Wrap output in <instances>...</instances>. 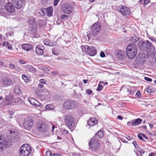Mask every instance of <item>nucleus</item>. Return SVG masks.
I'll use <instances>...</instances> for the list:
<instances>
[{"instance_id": "b1692460", "label": "nucleus", "mask_w": 156, "mask_h": 156, "mask_svg": "<svg viewBox=\"0 0 156 156\" xmlns=\"http://www.w3.org/2000/svg\"><path fill=\"white\" fill-rule=\"evenodd\" d=\"M22 47L24 50L28 51L31 49L32 45L28 44H22Z\"/></svg>"}, {"instance_id": "4468645a", "label": "nucleus", "mask_w": 156, "mask_h": 156, "mask_svg": "<svg viewBox=\"0 0 156 156\" xmlns=\"http://www.w3.org/2000/svg\"><path fill=\"white\" fill-rule=\"evenodd\" d=\"M37 129L39 131L44 132L47 130V125L44 122L38 123L37 125Z\"/></svg>"}, {"instance_id": "473e14b6", "label": "nucleus", "mask_w": 156, "mask_h": 156, "mask_svg": "<svg viewBox=\"0 0 156 156\" xmlns=\"http://www.w3.org/2000/svg\"><path fill=\"white\" fill-rule=\"evenodd\" d=\"M46 9L45 8H42L40 10L39 12L40 15L42 16H44L45 12H46Z\"/></svg>"}, {"instance_id": "5701e85b", "label": "nucleus", "mask_w": 156, "mask_h": 156, "mask_svg": "<svg viewBox=\"0 0 156 156\" xmlns=\"http://www.w3.org/2000/svg\"><path fill=\"white\" fill-rule=\"evenodd\" d=\"M98 121L94 118H92L88 120L87 124L90 126H93L97 123Z\"/></svg>"}, {"instance_id": "7c9ffc66", "label": "nucleus", "mask_w": 156, "mask_h": 156, "mask_svg": "<svg viewBox=\"0 0 156 156\" xmlns=\"http://www.w3.org/2000/svg\"><path fill=\"white\" fill-rule=\"evenodd\" d=\"M45 108L46 110H50L54 109L55 107L51 104H49L46 105Z\"/></svg>"}, {"instance_id": "79ce46f5", "label": "nucleus", "mask_w": 156, "mask_h": 156, "mask_svg": "<svg viewBox=\"0 0 156 156\" xmlns=\"http://www.w3.org/2000/svg\"><path fill=\"white\" fill-rule=\"evenodd\" d=\"M137 136L141 140L145 141V140L143 138V136L141 134V133L140 134H138Z\"/></svg>"}, {"instance_id": "9b49d317", "label": "nucleus", "mask_w": 156, "mask_h": 156, "mask_svg": "<svg viewBox=\"0 0 156 156\" xmlns=\"http://www.w3.org/2000/svg\"><path fill=\"white\" fill-rule=\"evenodd\" d=\"M0 83L5 87H8L13 84L12 80L9 77H4L0 81Z\"/></svg>"}, {"instance_id": "f257e3e1", "label": "nucleus", "mask_w": 156, "mask_h": 156, "mask_svg": "<svg viewBox=\"0 0 156 156\" xmlns=\"http://www.w3.org/2000/svg\"><path fill=\"white\" fill-rule=\"evenodd\" d=\"M126 53L129 58H134L137 53L136 46L133 44H131L128 45L126 48Z\"/></svg>"}, {"instance_id": "393cba45", "label": "nucleus", "mask_w": 156, "mask_h": 156, "mask_svg": "<svg viewBox=\"0 0 156 156\" xmlns=\"http://www.w3.org/2000/svg\"><path fill=\"white\" fill-rule=\"evenodd\" d=\"M142 121V119L140 118H138L135 120H132V125L133 126L137 125L140 123Z\"/></svg>"}, {"instance_id": "4be33fe9", "label": "nucleus", "mask_w": 156, "mask_h": 156, "mask_svg": "<svg viewBox=\"0 0 156 156\" xmlns=\"http://www.w3.org/2000/svg\"><path fill=\"white\" fill-rule=\"evenodd\" d=\"M135 60L137 64H142L145 61V57L144 56H142L141 58L140 56L139 55L137 58H136Z\"/></svg>"}, {"instance_id": "3c124183", "label": "nucleus", "mask_w": 156, "mask_h": 156, "mask_svg": "<svg viewBox=\"0 0 156 156\" xmlns=\"http://www.w3.org/2000/svg\"><path fill=\"white\" fill-rule=\"evenodd\" d=\"M9 43L7 42H5L3 43V46H6V47H7L9 45Z\"/></svg>"}, {"instance_id": "aec40b11", "label": "nucleus", "mask_w": 156, "mask_h": 156, "mask_svg": "<svg viewBox=\"0 0 156 156\" xmlns=\"http://www.w3.org/2000/svg\"><path fill=\"white\" fill-rule=\"evenodd\" d=\"M138 45L140 49L141 50L147 51L145 41L144 42L143 41H139L138 43Z\"/></svg>"}, {"instance_id": "864d4df0", "label": "nucleus", "mask_w": 156, "mask_h": 156, "mask_svg": "<svg viewBox=\"0 0 156 156\" xmlns=\"http://www.w3.org/2000/svg\"><path fill=\"white\" fill-rule=\"evenodd\" d=\"M51 75H57L58 74L57 72L56 71H53L51 73Z\"/></svg>"}, {"instance_id": "13d9d810", "label": "nucleus", "mask_w": 156, "mask_h": 156, "mask_svg": "<svg viewBox=\"0 0 156 156\" xmlns=\"http://www.w3.org/2000/svg\"><path fill=\"white\" fill-rule=\"evenodd\" d=\"M52 53L53 54L55 55H58V52H56L55 50H52Z\"/></svg>"}, {"instance_id": "f704fd0d", "label": "nucleus", "mask_w": 156, "mask_h": 156, "mask_svg": "<svg viewBox=\"0 0 156 156\" xmlns=\"http://www.w3.org/2000/svg\"><path fill=\"white\" fill-rule=\"evenodd\" d=\"M22 78L24 81L26 82H27L29 81V80L26 75L23 74L22 75Z\"/></svg>"}, {"instance_id": "c85d7f7f", "label": "nucleus", "mask_w": 156, "mask_h": 156, "mask_svg": "<svg viewBox=\"0 0 156 156\" xmlns=\"http://www.w3.org/2000/svg\"><path fill=\"white\" fill-rule=\"evenodd\" d=\"M104 86V82L102 81L99 82L98 88L96 90L98 91H101L103 89V86Z\"/></svg>"}, {"instance_id": "9d476101", "label": "nucleus", "mask_w": 156, "mask_h": 156, "mask_svg": "<svg viewBox=\"0 0 156 156\" xmlns=\"http://www.w3.org/2000/svg\"><path fill=\"white\" fill-rule=\"evenodd\" d=\"M62 9L64 13L69 14L73 12V8L70 5L65 4L62 5Z\"/></svg>"}, {"instance_id": "338daca9", "label": "nucleus", "mask_w": 156, "mask_h": 156, "mask_svg": "<svg viewBox=\"0 0 156 156\" xmlns=\"http://www.w3.org/2000/svg\"><path fill=\"white\" fill-rule=\"evenodd\" d=\"M117 118L119 119L122 120L123 119V117L121 115H118L117 116Z\"/></svg>"}, {"instance_id": "20e7f679", "label": "nucleus", "mask_w": 156, "mask_h": 156, "mask_svg": "<svg viewBox=\"0 0 156 156\" xmlns=\"http://www.w3.org/2000/svg\"><path fill=\"white\" fill-rule=\"evenodd\" d=\"M10 144V143L4 138L2 134L0 133V152L3 151L8 147Z\"/></svg>"}, {"instance_id": "6e6d98bb", "label": "nucleus", "mask_w": 156, "mask_h": 156, "mask_svg": "<svg viewBox=\"0 0 156 156\" xmlns=\"http://www.w3.org/2000/svg\"><path fill=\"white\" fill-rule=\"evenodd\" d=\"M149 38L150 40V41H151L152 43L156 41V40L152 37H150Z\"/></svg>"}, {"instance_id": "69168bd1", "label": "nucleus", "mask_w": 156, "mask_h": 156, "mask_svg": "<svg viewBox=\"0 0 156 156\" xmlns=\"http://www.w3.org/2000/svg\"><path fill=\"white\" fill-rule=\"evenodd\" d=\"M53 154L54 156H60L61 154L60 153H56Z\"/></svg>"}, {"instance_id": "de8ad7c7", "label": "nucleus", "mask_w": 156, "mask_h": 156, "mask_svg": "<svg viewBox=\"0 0 156 156\" xmlns=\"http://www.w3.org/2000/svg\"><path fill=\"white\" fill-rule=\"evenodd\" d=\"M150 2V0H144V6L147 5L148 3Z\"/></svg>"}, {"instance_id": "37998d69", "label": "nucleus", "mask_w": 156, "mask_h": 156, "mask_svg": "<svg viewBox=\"0 0 156 156\" xmlns=\"http://www.w3.org/2000/svg\"><path fill=\"white\" fill-rule=\"evenodd\" d=\"M56 44V43L55 42H49V46H53Z\"/></svg>"}, {"instance_id": "a19ab883", "label": "nucleus", "mask_w": 156, "mask_h": 156, "mask_svg": "<svg viewBox=\"0 0 156 156\" xmlns=\"http://www.w3.org/2000/svg\"><path fill=\"white\" fill-rule=\"evenodd\" d=\"M46 156H51V152L49 151H47L46 152Z\"/></svg>"}, {"instance_id": "a211bd4d", "label": "nucleus", "mask_w": 156, "mask_h": 156, "mask_svg": "<svg viewBox=\"0 0 156 156\" xmlns=\"http://www.w3.org/2000/svg\"><path fill=\"white\" fill-rule=\"evenodd\" d=\"M126 55V53L124 51L119 50L118 51L116 55V58L119 60H122L124 59Z\"/></svg>"}, {"instance_id": "680f3d73", "label": "nucleus", "mask_w": 156, "mask_h": 156, "mask_svg": "<svg viewBox=\"0 0 156 156\" xmlns=\"http://www.w3.org/2000/svg\"><path fill=\"white\" fill-rule=\"evenodd\" d=\"M14 69H15V70H16L18 72H20L21 70V69L20 68H19L18 67H15V68Z\"/></svg>"}, {"instance_id": "c03bdc74", "label": "nucleus", "mask_w": 156, "mask_h": 156, "mask_svg": "<svg viewBox=\"0 0 156 156\" xmlns=\"http://www.w3.org/2000/svg\"><path fill=\"white\" fill-rule=\"evenodd\" d=\"M11 98H12V96L10 95H9L6 96L5 100L7 101H9L10 99H11Z\"/></svg>"}, {"instance_id": "0eeeda50", "label": "nucleus", "mask_w": 156, "mask_h": 156, "mask_svg": "<svg viewBox=\"0 0 156 156\" xmlns=\"http://www.w3.org/2000/svg\"><path fill=\"white\" fill-rule=\"evenodd\" d=\"M33 124V121L31 119L26 118L24 120L22 127L26 129L29 130L31 128Z\"/></svg>"}, {"instance_id": "72a5a7b5", "label": "nucleus", "mask_w": 156, "mask_h": 156, "mask_svg": "<svg viewBox=\"0 0 156 156\" xmlns=\"http://www.w3.org/2000/svg\"><path fill=\"white\" fill-rule=\"evenodd\" d=\"M44 87V86L43 84L41 83H39L38 85V89L36 90V92H38V91H39V90H41V89L43 88Z\"/></svg>"}, {"instance_id": "ea45409f", "label": "nucleus", "mask_w": 156, "mask_h": 156, "mask_svg": "<svg viewBox=\"0 0 156 156\" xmlns=\"http://www.w3.org/2000/svg\"><path fill=\"white\" fill-rule=\"evenodd\" d=\"M50 41L48 39H46L44 41V43L46 45L49 46Z\"/></svg>"}, {"instance_id": "774afa93", "label": "nucleus", "mask_w": 156, "mask_h": 156, "mask_svg": "<svg viewBox=\"0 0 156 156\" xmlns=\"http://www.w3.org/2000/svg\"><path fill=\"white\" fill-rule=\"evenodd\" d=\"M155 155L154 153H151L149 154V156H155Z\"/></svg>"}, {"instance_id": "a18cd8bd", "label": "nucleus", "mask_w": 156, "mask_h": 156, "mask_svg": "<svg viewBox=\"0 0 156 156\" xmlns=\"http://www.w3.org/2000/svg\"><path fill=\"white\" fill-rule=\"evenodd\" d=\"M92 93V91L90 90H86V93L88 95H90Z\"/></svg>"}, {"instance_id": "a878e982", "label": "nucleus", "mask_w": 156, "mask_h": 156, "mask_svg": "<svg viewBox=\"0 0 156 156\" xmlns=\"http://www.w3.org/2000/svg\"><path fill=\"white\" fill-rule=\"evenodd\" d=\"M104 135V133L102 131L100 130L95 134V136L93 137H95L96 139L99 138L101 139V138Z\"/></svg>"}, {"instance_id": "39448f33", "label": "nucleus", "mask_w": 156, "mask_h": 156, "mask_svg": "<svg viewBox=\"0 0 156 156\" xmlns=\"http://www.w3.org/2000/svg\"><path fill=\"white\" fill-rule=\"evenodd\" d=\"M78 103L73 100H68L63 104V107L66 109H70L77 107Z\"/></svg>"}, {"instance_id": "49530a36", "label": "nucleus", "mask_w": 156, "mask_h": 156, "mask_svg": "<svg viewBox=\"0 0 156 156\" xmlns=\"http://www.w3.org/2000/svg\"><path fill=\"white\" fill-rule=\"evenodd\" d=\"M144 79L146 81L149 82H151L152 80L151 79L147 77H145Z\"/></svg>"}, {"instance_id": "bb28decb", "label": "nucleus", "mask_w": 156, "mask_h": 156, "mask_svg": "<svg viewBox=\"0 0 156 156\" xmlns=\"http://www.w3.org/2000/svg\"><path fill=\"white\" fill-rule=\"evenodd\" d=\"M46 12L48 16H51L53 12V8L51 6L48 8L46 9Z\"/></svg>"}, {"instance_id": "5fc2aeb1", "label": "nucleus", "mask_w": 156, "mask_h": 156, "mask_svg": "<svg viewBox=\"0 0 156 156\" xmlns=\"http://www.w3.org/2000/svg\"><path fill=\"white\" fill-rule=\"evenodd\" d=\"M40 83H39L43 84H45L46 82L44 79H41L40 80Z\"/></svg>"}, {"instance_id": "e433bc0d", "label": "nucleus", "mask_w": 156, "mask_h": 156, "mask_svg": "<svg viewBox=\"0 0 156 156\" xmlns=\"http://www.w3.org/2000/svg\"><path fill=\"white\" fill-rule=\"evenodd\" d=\"M121 90H122L125 92L129 93V88L126 87L122 86Z\"/></svg>"}, {"instance_id": "2f4dec72", "label": "nucleus", "mask_w": 156, "mask_h": 156, "mask_svg": "<svg viewBox=\"0 0 156 156\" xmlns=\"http://www.w3.org/2000/svg\"><path fill=\"white\" fill-rule=\"evenodd\" d=\"M15 102L18 104H21L23 102L22 100L20 98H16Z\"/></svg>"}, {"instance_id": "8fccbe9b", "label": "nucleus", "mask_w": 156, "mask_h": 156, "mask_svg": "<svg viewBox=\"0 0 156 156\" xmlns=\"http://www.w3.org/2000/svg\"><path fill=\"white\" fill-rule=\"evenodd\" d=\"M146 91L148 93H150L151 92H152V91L151 90V89L150 87H147L146 88Z\"/></svg>"}, {"instance_id": "58836bf2", "label": "nucleus", "mask_w": 156, "mask_h": 156, "mask_svg": "<svg viewBox=\"0 0 156 156\" xmlns=\"http://www.w3.org/2000/svg\"><path fill=\"white\" fill-rule=\"evenodd\" d=\"M9 66L10 69H14L15 68V66L12 63H10L9 65Z\"/></svg>"}, {"instance_id": "c756f323", "label": "nucleus", "mask_w": 156, "mask_h": 156, "mask_svg": "<svg viewBox=\"0 0 156 156\" xmlns=\"http://www.w3.org/2000/svg\"><path fill=\"white\" fill-rule=\"evenodd\" d=\"M14 89V92L16 94L19 95H20L22 94V93L21 92L20 90L18 87H15Z\"/></svg>"}, {"instance_id": "dca6fc26", "label": "nucleus", "mask_w": 156, "mask_h": 156, "mask_svg": "<svg viewBox=\"0 0 156 156\" xmlns=\"http://www.w3.org/2000/svg\"><path fill=\"white\" fill-rule=\"evenodd\" d=\"M23 1L24 0H12V2L14 6L18 9L22 7Z\"/></svg>"}, {"instance_id": "c9c22d12", "label": "nucleus", "mask_w": 156, "mask_h": 156, "mask_svg": "<svg viewBox=\"0 0 156 156\" xmlns=\"http://www.w3.org/2000/svg\"><path fill=\"white\" fill-rule=\"evenodd\" d=\"M38 92H40V93L44 92V93H47V94H49L48 90L46 88H44L43 89H41V90H39V91H38Z\"/></svg>"}, {"instance_id": "e2e57ef3", "label": "nucleus", "mask_w": 156, "mask_h": 156, "mask_svg": "<svg viewBox=\"0 0 156 156\" xmlns=\"http://www.w3.org/2000/svg\"><path fill=\"white\" fill-rule=\"evenodd\" d=\"M141 134L142 136H143V137L144 138H145V139H146L147 140L148 139L147 137L144 134V133H141Z\"/></svg>"}, {"instance_id": "4d7b16f0", "label": "nucleus", "mask_w": 156, "mask_h": 156, "mask_svg": "<svg viewBox=\"0 0 156 156\" xmlns=\"http://www.w3.org/2000/svg\"><path fill=\"white\" fill-rule=\"evenodd\" d=\"M68 16L66 15H62L61 16V18L62 19H64L65 18H67L68 17Z\"/></svg>"}, {"instance_id": "09e8293b", "label": "nucleus", "mask_w": 156, "mask_h": 156, "mask_svg": "<svg viewBox=\"0 0 156 156\" xmlns=\"http://www.w3.org/2000/svg\"><path fill=\"white\" fill-rule=\"evenodd\" d=\"M60 0H54V5L55 6L57 5Z\"/></svg>"}, {"instance_id": "f8f14e48", "label": "nucleus", "mask_w": 156, "mask_h": 156, "mask_svg": "<svg viewBox=\"0 0 156 156\" xmlns=\"http://www.w3.org/2000/svg\"><path fill=\"white\" fill-rule=\"evenodd\" d=\"M118 10L123 16L129 15L130 13L129 9L125 6H120L118 9Z\"/></svg>"}, {"instance_id": "1a4fd4ad", "label": "nucleus", "mask_w": 156, "mask_h": 156, "mask_svg": "<svg viewBox=\"0 0 156 156\" xmlns=\"http://www.w3.org/2000/svg\"><path fill=\"white\" fill-rule=\"evenodd\" d=\"M101 27V24L98 23H95L91 27L90 34L95 36L98 34V32L100 30Z\"/></svg>"}, {"instance_id": "6e6552de", "label": "nucleus", "mask_w": 156, "mask_h": 156, "mask_svg": "<svg viewBox=\"0 0 156 156\" xmlns=\"http://www.w3.org/2000/svg\"><path fill=\"white\" fill-rule=\"evenodd\" d=\"M23 145L20 148L19 153L20 156H28L30 153L31 149L28 145Z\"/></svg>"}, {"instance_id": "7ed1b4c3", "label": "nucleus", "mask_w": 156, "mask_h": 156, "mask_svg": "<svg viewBox=\"0 0 156 156\" xmlns=\"http://www.w3.org/2000/svg\"><path fill=\"white\" fill-rule=\"evenodd\" d=\"M81 48L83 52H85L90 56H93L97 53L96 48L93 46H89L88 45H82Z\"/></svg>"}, {"instance_id": "0e129e2a", "label": "nucleus", "mask_w": 156, "mask_h": 156, "mask_svg": "<svg viewBox=\"0 0 156 156\" xmlns=\"http://www.w3.org/2000/svg\"><path fill=\"white\" fill-rule=\"evenodd\" d=\"M8 35L9 36H13V32H9L8 33Z\"/></svg>"}, {"instance_id": "603ef678", "label": "nucleus", "mask_w": 156, "mask_h": 156, "mask_svg": "<svg viewBox=\"0 0 156 156\" xmlns=\"http://www.w3.org/2000/svg\"><path fill=\"white\" fill-rule=\"evenodd\" d=\"M100 56L101 57H104L105 56V55L104 52L103 51H101L100 54Z\"/></svg>"}, {"instance_id": "cd10ccee", "label": "nucleus", "mask_w": 156, "mask_h": 156, "mask_svg": "<svg viewBox=\"0 0 156 156\" xmlns=\"http://www.w3.org/2000/svg\"><path fill=\"white\" fill-rule=\"evenodd\" d=\"M28 71H29L33 73L36 72V69L30 65H28L26 67Z\"/></svg>"}, {"instance_id": "412c9836", "label": "nucleus", "mask_w": 156, "mask_h": 156, "mask_svg": "<svg viewBox=\"0 0 156 156\" xmlns=\"http://www.w3.org/2000/svg\"><path fill=\"white\" fill-rule=\"evenodd\" d=\"M44 49V47L40 45H38L36 48L35 51L36 53L39 55H41L44 53L43 50Z\"/></svg>"}, {"instance_id": "052dcab7", "label": "nucleus", "mask_w": 156, "mask_h": 156, "mask_svg": "<svg viewBox=\"0 0 156 156\" xmlns=\"http://www.w3.org/2000/svg\"><path fill=\"white\" fill-rule=\"evenodd\" d=\"M132 143L133 144V145H134V146L135 148H137V147L138 146V145H137L136 142L135 141H133V142Z\"/></svg>"}, {"instance_id": "6ab92c4d", "label": "nucleus", "mask_w": 156, "mask_h": 156, "mask_svg": "<svg viewBox=\"0 0 156 156\" xmlns=\"http://www.w3.org/2000/svg\"><path fill=\"white\" fill-rule=\"evenodd\" d=\"M5 9L10 12H12L15 11V8L11 3H6L5 6Z\"/></svg>"}, {"instance_id": "bf43d9fd", "label": "nucleus", "mask_w": 156, "mask_h": 156, "mask_svg": "<svg viewBox=\"0 0 156 156\" xmlns=\"http://www.w3.org/2000/svg\"><path fill=\"white\" fill-rule=\"evenodd\" d=\"M136 95L138 98H140L141 97V94L140 91H138L136 93Z\"/></svg>"}, {"instance_id": "4c0bfd02", "label": "nucleus", "mask_w": 156, "mask_h": 156, "mask_svg": "<svg viewBox=\"0 0 156 156\" xmlns=\"http://www.w3.org/2000/svg\"><path fill=\"white\" fill-rule=\"evenodd\" d=\"M130 40L134 42H136L138 41L139 39L137 37L134 36L133 37H131L130 38Z\"/></svg>"}, {"instance_id": "f03ea898", "label": "nucleus", "mask_w": 156, "mask_h": 156, "mask_svg": "<svg viewBox=\"0 0 156 156\" xmlns=\"http://www.w3.org/2000/svg\"><path fill=\"white\" fill-rule=\"evenodd\" d=\"M65 125L71 130L74 128L75 121L71 115H68L63 117Z\"/></svg>"}, {"instance_id": "f3484780", "label": "nucleus", "mask_w": 156, "mask_h": 156, "mask_svg": "<svg viewBox=\"0 0 156 156\" xmlns=\"http://www.w3.org/2000/svg\"><path fill=\"white\" fill-rule=\"evenodd\" d=\"M28 100L30 103L34 107H37L41 106V103L34 98H29Z\"/></svg>"}, {"instance_id": "ddd939ff", "label": "nucleus", "mask_w": 156, "mask_h": 156, "mask_svg": "<svg viewBox=\"0 0 156 156\" xmlns=\"http://www.w3.org/2000/svg\"><path fill=\"white\" fill-rule=\"evenodd\" d=\"M145 43L146 44L147 51L152 54L154 53L155 50L153 43L150 41L147 40L146 41Z\"/></svg>"}, {"instance_id": "2eb2a0df", "label": "nucleus", "mask_w": 156, "mask_h": 156, "mask_svg": "<svg viewBox=\"0 0 156 156\" xmlns=\"http://www.w3.org/2000/svg\"><path fill=\"white\" fill-rule=\"evenodd\" d=\"M36 19L34 18H31L28 19V22L29 23V27L32 30L35 29L37 28V24L36 22Z\"/></svg>"}, {"instance_id": "423d86ee", "label": "nucleus", "mask_w": 156, "mask_h": 156, "mask_svg": "<svg viewBox=\"0 0 156 156\" xmlns=\"http://www.w3.org/2000/svg\"><path fill=\"white\" fill-rule=\"evenodd\" d=\"M89 145L90 149L93 151H97L99 147V143L95 137H93L91 139Z\"/></svg>"}]
</instances>
